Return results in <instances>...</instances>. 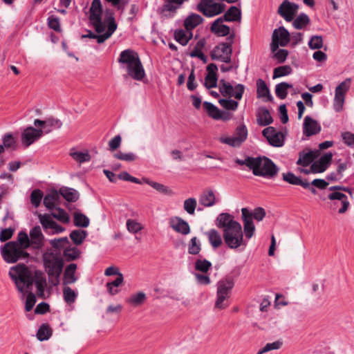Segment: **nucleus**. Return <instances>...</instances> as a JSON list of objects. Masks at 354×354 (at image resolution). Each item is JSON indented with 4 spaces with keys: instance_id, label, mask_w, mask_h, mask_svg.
I'll list each match as a JSON object with an SVG mask.
<instances>
[{
    "instance_id": "nucleus-1",
    "label": "nucleus",
    "mask_w": 354,
    "mask_h": 354,
    "mask_svg": "<svg viewBox=\"0 0 354 354\" xmlns=\"http://www.w3.org/2000/svg\"><path fill=\"white\" fill-rule=\"evenodd\" d=\"M235 162L239 165H245L257 176L273 178L279 172V168L276 164L266 156L256 158L248 156L245 160L236 159Z\"/></svg>"
},
{
    "instance_id": "nucleus-2",
    "label": "nucleus",
    "mask_w": 354,
    "mask_h": 354,
    "mask_svg": "<svg viewBox=\"0 0 354 354\" xmlns=\"http://www.w3.org/2000/svg\"><path fill=\"white\" fill-rule=\"evenodd\" d=\"M118 62L125 66L128 75L132 79L141 81L145 77V69L138 53L135 50L126 49L122 51Z\"/></svg>"
},
{
    "instance_id": "nucleus-3",
    "label": "nucleus",
    "mask_w": 354,
    "mask_h": 354,
    "mask_svg": "<svg viewBox=\"0 0 354 354\" xmlns=\"http://www.w3.org/2000/svg\"><path fill=\"white\" fill-rule=\"evenodd\" d=\"M9 276L15 282L18 291L24 296L27 292L30 291V288L34 283V275L24 263H19L10 268Z\"/></svg>"
},
{
    "instance_id": "nucleus-4",
    "label": "nucleus",
    "mask_w": 354,
    "mask_h": 354,
    "mask_svg": "<svg viewBox=\"0 0 354 354\" xmlns=\"http://www.w3.org/2000/svg\"><path fill=\"white\" fill-rule=\"evenodd\" d=\"M42 259L50 283L54 286H57L64 266L63 259L49 250L43 254Z\"/></svg>"
},
{
    "instance_id": "nucleus-5",
    "label": "nucleus",
    "mask_w": 354,
    "mask_h": 354,
    "mask_svg": "<svg viewBox=\"0 0 354 354\" xmlns=\"http://www.w3.org/2000/svg\"><path fill=\"white\" fill-rule=\"evenodd\" d=\"M3 260L8 263H13L19 259L29 257V254L19 247L17 242L9 241L1 248Z\"/></svg>"
},
{
    "instance_id": "nucleus-6",
    "label": "nucleus",
    "mask_w": 354,
    "mask_h": 354,
    "mask_svg": "<svg viewBox=\"0 0 354 354\" xmlns=\"http://www.w3.org/2000/svg\"><path fill=\"white\" fill-rule=\"evenodd\" d=\"M223 237L224 243L230 249L234 250L243 245L244 246L247 245L243 241V233L241 223L228 230H223Z\"/></svg>"
},
{
    "instance_id": "nucleus-7",
    "label": "nucleus",
    "mask_w": 354,
    "mask_h": 354,
    "mask_svg": "<svg viewBox=\"0 0 354 354\" xmlns=\"http://www.w3.org/2000/svg\"><path fill=\"white\" fill-rule=\"evenodd\" d=\"M290 41V33L283 26L274 30L270 44L271 53H274L279 46L285 47Z\"/></svg>"
},
{
    "instance_id": "nucleus-8",
    "label": "nucleus",
    "mask_w": 354,
    "mask_h": 354,
    "mask_svg": "<svg viewBox=\"0 0 354 354\" xmlns=\"http://www.w3.org/2000/svg\"><path fill=\"white\" fill-rule=\"evenodd\" d=\"M245 91V86L242 84H237L234 87L225 80L219 82V92L223 97L234 98L237 100H241Z\"/></svg>"
},
{
    "instance_id": "nucleus-9",
    "label": "nucleus",
    "mask_w": 354,
    "mask_h": 354,
    "mask_svg": "<svg viewBox=\"0 0 354 354\" xmlns=\"http://www.w3.org/2000/svg\"><path fill=\"white\" fill-rule=\"evenodd\" d=\"M232 47H230V44L221 42L210 52V57L212 60H219L230 64L232 62Z\"/></svg>"
},
{
    "instance_id": "nucleus-10",
    "label": "nucleus",
    "mask_w": 354,
    "mask_h": 354,
    "mask_svg": "<svg viewBox=\"0 0 354 354\" xmlns=\"http://www.w3.org/2000/svg\"><path fill=\"white\" fill-rule=\"evenodd\" d=\"M351 79L346 78L342 82L335 88L333 107L336 112H340L343 109L345 95L351 87Z\"/></svg>"
},
{
    "instance_id": "nucleus-11",
    "label": "nucleus",
    "mask_w": 354,
    "mask_h": 354,
    "mask_svg": "<svg viewBox=\"0 0 354 354\" xmlns=\"http://www.w3.org/2000/svg\"><path fill=\"white\" fill-rule=\"evenodd\" d=\"M197 10L205 16L212 17L222 13L225 10V5L213 2L212 0H201L197 5Z\"/></svg>"
},
{
    "instance_id": "nucleus-12",
    "label": "nucleus",
    "mask_w": 354,
    "mask_h": 354,
    "mask_svg": "<svg viewBox=\"0 0 354 354\" xmlns=\"http://www.w3.org/2000/svg\"><path fill=\"white\" fill-rule=\"evenodd\" d=\"M299 5L296 3L291 2L289 0H283L279 5L277 14L280 15L287 22L292 21L296 16Z\"/></svg>"
},
{
    "instance_id": "nucleus-13",
    "label": "nucleus",
    "mask_w": 354,
    "mask_h": 354,
    "mask_svg": "<svg viewBox=\"0 0 354 354\" xmlns=\"http://www.w3.org/2000/svg\"><path fill=\"white\" fill-rule=\"evenodd\" d=\"M263 136L268 143L274 147H281L284 145V136L281 131H277L274 127H268L262 131Z\"/></svg>"
},
{
    "instance_id": "nucleus-14",
    "label": "nucleus",
    "mask_w": 354,
    "mask_h": 354,
    "mask_svg": "<svg viewBox=\"0 0 354 354\" xmlns=\"http://www.w3.org/2000/svg\"><path fill=\"white\" fill-rule=\"evenodd\" d=\"M42 135L43 129H35L32 127H26L21 133V143L24 147H28L39 139Z\"/></svg>"
},
{
    "instance_id": "nucleus-15",
    "label": "nucleus",
    "mask_w": 354,
    "mask_h": 354,
    "mask_svg": "<svg viewBox=\"0 0 354 354\" xmlns=\"http://www.w3.org/2000/svg\"><path fill=\"white\" fill-rule=\"evenodd\" d=\"M328 198L330 201H337L334 203V209H337L339 214H344L346 212L349 207V201L346 194L339 192H333L328 195Z\"/></svg>"
},
{
    "instance_id": "nucleus-16",
    "label": "nucleus",
    "mask_w": 354,
    "mask_h": 354,
    "mask_svg": "<svg viewBox=\"0 0 354 354\" xmlns=\"http://www.w3.org/2000/svg\"><path fill=\"white\" fill-rule=\"evenodd\" d=\"M333 154L328 152L322 156L318 160L313 161L311 165L313 174H320L324 172L331 165Z\"/></svg>"
},
{
    "instance_id": "nucleus-17",
    "label": "nucleus",
    "mask_w": 354,
    "mask_h": 354,
    "mask_svg": "<svg viewBox=\"0 0 354 354\" xmlns=\"http://www.w3.org/2000/svg\"><path fill=\"white\" fill-rule=\"evenodd\" d=\"M241 218L243 222V231L247 239H251L255 231V226L252 220L251 212L246 207L241 209Z\"/></svg>"
},
{
    "instance_id": "nucleus-18",
    "label": "nucleus",
    "mask_w": 354,
    "mask_h": 354,
    "mask_svg": "<svg viewBox=\"0 0 354 354\" xmlns=\"http://www.w3.org/2000/svg\"><path fill=\"white\" fill-rule=\"evenodd\" d=\"M240 224L234 219V216L229 213H221L216 218V225L223 230H228Z\"/></svg>"
},
{
    "instance_id": "nucleus-19",
    "label": "nucleus",
    "mask_w": 354,
    "mask_h": 354,
    "mask_svg": "<svg viewBox=\"0 0 354 354\" xmlns=\"http://www.w3.org/2000/svg\"><path fill=\"white\" fill-rule=\"evenodd\" d=\"M321 131V126L317 120L307 115L304 118L303 124V132L306 137L316 135Z\"/></svg>"
},
{
    "instance_id": "nucleus-20",
    "label": "nucleus",
    "mask_w": 354,
    "mask_h": 354,
    "mask_svg": "<svg viewBox=\"0 0 354 354\" xmlns=\"http://www.w3.org/2000/svg\"><path fill=\"white\" fill-rule=\"evenodd\" d=\"M170 227L176 232L187 235L190 232V227L187 221L179 216L170 218Z\"/></svg>"
},
{
    "instance_id": "nucleus-21",
    "label": "nucleus",
    "mask_w": 354,
    "mask_h": 354,
    "mask_svg": "<svg viewBox=\"0 0 354 354\" xmlns=\"http://www.w3.org/2000/svg\"><path fill=\"white\" fill-rule=\"evenodd\" d=\"M30 244L35 249H41L44 245V236L40 226L36 225L30 231Z\"/></svg>"
},
{
    "instance_id": "nucleus-22",
    "label": "nucleus",
    "mask_w": 354,
    "mask_h": 354,
    "mask_svg": "<svg viewBox=\"0 0 354 354\" xmlns=\"http://www.w3.org/2000/svg\"><path fill=\"white\" fill-rule=\"evenodd\" d=\"M319 155V151H309L305 152L304 151L299 153V158L297 161V165L302 167H308L313 164V162L318 158Z\"/></svg>"
},
{
    "instance_id": "nucleus-23",
    "label": "nucleus",
    "mask_w": 354,
    "mask_h": 354,
    "mask_svg": "<svg viewBox=\"0 0 354 354\" xmlns=\"http://www.w3.org/2000/svg\"><path fill=\"white\" fill-rule=\"evenodd\" d=\"M234 282L232 279L226 278L220 280L217 283L216 295H223L230 297Z\"/></svg>"
},
{
    "instance_id": "nucleus-24",
    "label": "nucleus",
    "mask_w": 354,
    "mask_h": 354,
    "mask_svg": "<svg viewBox=\"0 0 354 354\" xmlns=\"http://www.w3.org/2000/svg\"><path fill=\"white\" fill-rule=\"evenodd\" d=\"M282 178L284 181L290 185H300L304 189L310 188L309 182L307 179H302L301 177L295 176L292 172L283 173Z\"/></svg>"
},
{
    "instance_id": "nucleus-25",
    "label": "nucleus",
    "mask_w": 354,
    "mask_h": 354,
    "mask_svg": "<svg viewBox=\"0 0 354 354\" xmlns=\"http://www.w3.org/2000/svg\"><path fill=\"white\" fill-rule=\"evenodd\" d=\"M34 283L37 288V294L39 297L43 298L44 295L45 287L46 286V279L44 273L39 270H36L34 274Z\"/></svg>"
},
{
    "instance_id": "nucleus-26",
    "label": "nucleus",
    "mask_w": 354,
    "mask_h": 354,
    "mask_svg": "<svg viewBox=\"0 0 354 354\" xmlns=\"http://www.w3.org/2000/svg\"><path fill=\"white\" fill-rule=\"evenodd\" d=\"M257 122L261 127H266L273 122V118L267 108L261 107L259 109L257 113Z\"/></svg>"
},
{
    "instance_id": "nucleus-27",
    "label": "nucleus",
    "mask_w": 354,
    "mask_h": 354,
    "mask_svg": "<svg viewBox=\"0 0 354 354\" xmlns=\"http://www.w3.org/2000/svg\"><path fill=\"white\" fill-rule=\"evenodd\" d=\"M257 95L258 98L266 97V102L272 101V96L270 95V90L263 80L258 79L257 80Z\"/></svg>"
},
{
    "instance_id": "nucleus-28",
    "label": "nucleus",
    "mask_w": 354,
    "mask_h": 354,
    "mask_svg": "<svg viewBox=\"0 0 354 354\" xmlns=\"http://www.w3.org/2000/svg\"><path fill=\"white\" fill-rule=\"evenodd\" d=\"M188 0H163V5L161 8V12H169L174 15L178 9H179L184 2Z\"/></svg>"
},
{
    "instance_id": "nucleus-29",
    "label": "nucleus",
    "mask_w": 354,
    "mask_h": 354,
    "mask_svg": "<svg viewBox=\"0 0 354 354\" xmlns=\"http://www.w3.org/2000/svg\"><path fill=\"white\" fill-rule=\"evenodd\" d=\"M223 21V18H218L212 24L211 31L218 36H227L230 33V26L225 24H219L220 22Z\"/></svg>"
},
{
    "instance_id": "nucleus-30",
    "label": "nucleus",
    "mask_w": 354,
    "mask_h": 354,
    "mask_svg": "<svg viewBox=\"0 0 354 354\" xmlns=\"http://www.w3.org/2000/svg\"><path fill=\"white\" fill-rule=\"evenodd\" d=\"M76 269L77 264L74 263L66 266L63 277V283L64 285L71 284L77 281V278L75 277Z\"/></svg>"
},
{
    "instance_id": "nucleus-31",
    "label": "nucleus",
    "mask_w": 354,
    "mask_h": 354,
    "mask_svg": "<svg viewBox=\"0 0 354 354\" xmlns=\"http://www.w3.org/2000/svg\"><path fill=\"white\" fill-rule=\"evenodd\" d=\"M203 21V17L198 14H190L184 21V26L187 31H192Z\"/></svg>"
},
{
    "instance_id": "nucleus-32",
    "label": "nucleus",
    "mask_w": 354,
    "mask_h": 354,
    "mask_svg": "<svg viewBox=\"0 0 354 354\" xmlns=\"http://www.w3.org/2000/svg\"><path fill=\"white\" fill-rule=\"evenodd\" d=\"M60 195L57 190H52L44 198V205L50 210L55 208V204L58 203Z\"/></svg>"
},
{
    "instance_id": "nucleus-33",
    "label": "nucleus",
    "mask_w": 354,
    "mask_h": 354,
    "mask_svg": "<svg viewBox=\"0 0 354 354\" xmlns=\"http://www.w3.org/2000/svg\"><path fill=\"white\" fill-rule=\"evenodd\" d=\"M205 234L213 248H218L222 245L223 241L221 235L216 230L211 229L206 232Z\"/></svg>"
},
{
    "instance_id": "nucleus-34",
    "label": "nucleus",
    "mask_w": 354,
    "mask_h": 354,
    "mask_svg": "<svg viewBox=\"0 0 354 354\" xmlns=\"http://www.w3.org/2000/svg\"><path fill=\"white\" fill-rule=\"evenodd\" d=\"M199 203L204 207H212L216 203V197L212 189L205 190L200 196Z\"/></svg>"
},
{
    "instance_id": "nucleus-35",
    "label": "nucleus",
    "mask_w": 354,
    "mask_h": 354,
    "mask_svg": "<svg viewBox=\"0 0 354 354\" xmlns=\"http://www.w3.org/2000/svg\"><path fill=\"white\" fill-rule=\"evenodd\" d=\"M142 181L145 183L150 185L151 187H153L157 192H158L162 194L168 195V196H171L173 194L172 190L170 189L168 187L164 185L163 184H161V183H159L157 182H154L147 178H143Z\"/></svg>"
},
{
    "instance_id": "nucleus-36",
    "label": "nucleus",
    "mask_w": 354,
    "mask_h": 354,
    "mask_svg": "<svg viewBox=\"0 0 354 354\" xmlns=\"http://www.w3.org/2000/svg\"><path fill=\"white\" fill-rule=\"evenodd\" d=\"M89 20L93 21L102 17V6L100 0H93L89 9Z\"/></svg>"
},
{
    "instance_id": "nucleus-37",
    "label": "nucleus",
    "mask_w": 354,
    "mask_h": 354,
    "mask_svg": "<svg viewBox=\"0 0 354 354\" xmlns=\"http://www.w3.org/2000/svg\"><path fill=\"white\" fill-rule=\"evenodd\" d=\"M59 195L68 202H75L79 199L80 194L75 189L62 187L59 191Z\"/></svg>"
},
{
    "instance_id": "nucleus-38",
    "label": "nucleus",
    "mask_w": 354,
    "mask_h": 354,
    "mask_svg": "<svg viewBox=\"0 0 354 354\" xmlns=\"http://www.w3.org/2000/svg\"><path fill=\"white\" fill-rule=\"evenodd\" d=\"M221 18L225 21H238L241 20V12L237 7L231 6Z\"/></svg>"
},
{
    "instance_id": "nucleus-39",
    "label": "nucleus",
    "mask_w": 354,
    "mask_h": 354,
    "mask_svg": "<svg viewBox=\"0 0 354 354\" xmlns=\"http://www.w3.org/2000/svg\"><path fill=\"white\" fill-rule=\"evenodd\" d=\"M123 281L124 277L122 273L118 274V275H117V278L114 281L111 282H108L106 284V286L109 294L111 295H115L118 294L119 292V290L118 289V288L122 284Z\"/></svg>"
},
{
    "instance_id": "nucleus-40",
    "label": "nucleus",
    "mask_w": 354,
    "mask_h": 354,
    "mask_svg": "<svg viewBox=\"0 0 354 354\" xmlns=\"http://www.w3.org/2000/svg\"><path fill=\"white\" fill-rule=\"evenodd\" d=\"M292 26L297 30H302L310 24V18L305 13H300L292 21Z\"/></svg>"
},
{
    "instance_id": "nucleus-41",
    "label": "nucleus",
    "mask_w": 354,
    "mask_h": 354,
    "mask_svg": "<svg viewBox=\"0 0 354 354\" xmlns=\"http://www.w3.org/2000/svg\"><path fill=\"white\" fill-rule=\"evenodd\" d=\"M53 335V330L48 324H42L37 333V338L42 342L48 340Z\"/></svg>"
},
{
    "instance_id": "nucleus-42",
    "label": "nucleus",
    "mask_w": 354,
    "mask_h": 354,
    "mask_svg": "<svg viewBox=\"0 0 354 354\" xmlns=\"http://www.w3.org/2000/svg\"><path fill=\"white\" fill-rule=\"evenodd\" d=\"M328 185V182L326 181L325 180L316 178L314 179L311 183H309L310 188L305 189L309 190L311 194L315 195L317 194V190L315 188H318L319 189H325Z\"/></svg>"
},
{
    "instance_id": "nucleus-43",
    "label": "nucleus",
    "mask_w": 354,
    "mask_h": 354,
    "mask_svg": "<svg viewBox=\"0 0 354 354\" xmlns=\"http://www.w3.org/2000/svg\"><path fill=\"white\" fill-rule=\"evenodd\" d=\"M80 250L75 247H67L63 252V256L66 261L76 260L80 257Z\"/></svg>"
},
{
    "instance_id": "nucleus-44",
    "label": "nucleus",
    "mask_w": 354,
    "mask_h": 354,
    "mask_svg": "<svg viewBox=\"0 0 354 354\" xmlns=\"http://www.w3.org/2000/svg\"><path fill=\"white\" fill-rule=\"evenodd\" d=\"M292 88V84L287 82H281L275 86L276 95L281 100L285 99L288 95V89Z\"/></svg>"
},
{
    "instance_id": "nucleus-45",
    "label": "nucleus",
    "mask_w": 354,
    "mask_h": 354,
    "mask_svg": "<svg viewBox=\"0 0 354 354\" xmlns=\"http://www.w3.org/2000/svg\"><path fill=\"white\" fill-rule=\"evenodd\" d=\"M203 106L207 115L212 119L217 120L221 110L209 102H204Z\"/></svg>"
},
{
    "instance_id": "nucleus-46",
    "label": "nucleus",
    "mask_w": 354,
    "mask_h": 354,
    "mask_svg": "<svg viewBox=\"0 0 354 354\" xmlns=\"http://www.w3.org/2000/svg\"><path fill=\"white\" fill-rule=\"evenodd\" d=\"M69 236L74 244L79 245L83 243L87 236V232L85 230H75L71 232Z\"/></svg>"
},
{
    "instance_id": "nucleus-47",
    "label": "nucleus",
    "mask_w": 354,
    "mask_h": 354,
    "mask_svg": "<svg viewBox=\"0 0 354 354\" xmlns=\"http://www.w3.org/2000/svg\"><path fill=\"white\" fill-rule=\"evenodd\" d=\"M73 222L77 227H87L89 225L90 220L85 214L75 212L73 215Z\"/></svg>"
},
{
    "instance_id": "nucleus-48",
    "label": "nucleus",
    "mask_w": 354,
    "mask_h": 354,
    "mask_svg": "<svg viewBox=\"0 0 354 354\" xmlns=\"http://www.w3.org/2000/svg\"><path fill=\"white\" fill-rule=\"evenodd\" d=\"M212 263L205 259H198L194 263L195 270L203 273H207L212 268Z\"/></svg>"
},
{
    "instance_id": "nucleus-49",
    "label": "nucleus",
    "mask_w": 354,
    "mask_h": 354,
    "mask_svg": "<svg viewBox=\"0 0 354 354\" xmlns=\"http://www.w3.org/2000/svg\"><path fill=\"white\" fill-rule=\"evenodd\" d=\"M62 126V122L55 118L50 117L46 120L44 127V132L46 133H50L53 129H59Z\"/></svg>"
},
{
    "instance_id": "nucleus-50",
    "label": "nucleus",
    "mask_w": 354,
    "mask_h": 354,
    "mask_svg": "<svg viewBox=\"0 0 354 354\" xmlns=\"http://www.w3.org/2000/svg\"><path fill=\"white\" fill-rule=\"evenodd\" d=\"M201 250V245L196 236L192 237L188 244V253L192 255H196Z\"/></svg>"
},
{
    "instance_id": "nucleus-51",
    "label": "nucleus",
    "mask_w": 354,
    "mask_h": 354,
    "mask_svg": "<svg viewBox=\"0 0 354 354\" xmlns=\"http://www.w3.org/2000/svg\"><path fill=\"white\" fill-rule=\"evenodd\" d=\"M2 142L6 148H10L12 150H16L17 148V139L10 133L3 136Z\"/></svg>"
},
{
    "instance_id": "nucleus-52",
    "label": "nucleus",
    "mask_w": 354,
    "mask_h": 354,
    "mask_svg": "<svg viewBox=\"0 0 354 354\" xmlns=\"http://www.w3.org/2000/svg\"><path fill=\"white\" fill-rule=\"evenodd\" d=\"M219 104L227 111H236L239 106V102L232 99L221 98L218 100Z\"/></svg>"
},
{
    "instance_id": "nucleus-53",
    "label": "nucleus",
    "mask_w": 354,
    "mask_h": 354,
    "mask_svg": "<svg viewBox=\"0 0 354 354\" xmlns=\"http://www.w3.org/2000/svg\"><path fill=\"white\" fill-rule=\"evenodd\" d=\"M104 14V24H106L107 28L112 27V29L116 30L118 25L115 20L114 12L111 9H106Z\"/></svg>"
},
{
    "instance_id": "nucleus-54",
    "label": "nucleus",
    "mask_w": 354,
    "mask_h": 354,
    "mask_svg": "<svg viewBox=\"0 0 354 354\" xmlns=\"http://www.w3.org/2000/svg\"><path fill=\"white\" fill-rule=\"evenodd\" d=\"M17 242L19 247H21L24 250L28 248L31 244L30 239L26 232L21 231L17 235Z\"/></svg>"
},
{
    "instance_id": "nucleus-55",
    "label": "nucleus",
    "mask_w": 354,
    "mask_h": 354,
    "mask_svg": "<svg viewBox=\"0 0 354 354\" xmlns=\"http://www.w3.org/2000/svg\"><path fill=\"white\" fill-rule=\"evenodd\" d=\"M292 72V68L289 65L280 66L274 69L273 78H277L288 75Z\"/></svg>"
},
{
    "instance_id": "nucleus-56",
    "label": "nucleus",
    "mask_w": 354,
    "mask_h": 354,
    "mask_svg": "<svg viewBox=\"0 0 354 354\" xmlns=\"http://www.w3.org/2000/svg\"><path fill=\"white\" fill-rule=\"evenodd\" d=\"M146 299V295L142 292H139L135 295H132L127 301L134 306L142 305Z\"/></svg>"
},
{
    "instance_id": "nucleus-57",
    "label": "nucleus",
    "mask_w": 354,
    "mask_h": 354,
    "mask_svg": "<svg viewBox=\"0 0 354 354\" xmlns=\"http://www.w3.org/2000/svg\"><path fill=\"white\" fill-rule=\"evenodd\" d=\"M64 299L67 304L74 303L77 298V293L68 286L63 288Z\"/></svg>"
},
{
    "instance_id": "nucleus-58",
    "label": "nucleus",
    "mask_w": 354,
    "mask_h": 354,
    "mask_svg": "<svg viewBox=\"0 0 354 354\" xmlns=\"http://www.w3.org/2000/svg\"><path fill=\"white\" fill-rule=\"evenodd\" d=\"M234 136L238 139V141L241 145L248 137V129L244 124L240 125L236 127L235 130Z\"/></svg>"
},
{
    "instance_id": "nucleus-59",
    "label": "nucleus",
    "mask_w": 354,
    "mask_h": 354,
    "mask_svg": "<svg viewBox=\"0 0 354 354\" xmlns=\"http://www.w3.org/2000/svg\"><path fill=\"white\" fill-rule=\"evenodd\" d=\"M55 209L57 212H53L51 214L53 217L64 223L69 222V216L64 209L61 207H55Z\"/></svg>"
},
{
    "instance_id": "nucleus-60",
    "label": "nucleus",
    "mask_w": 354,
    "mask_h": 354,
    "mask_svg": "<svg viewBox=\"0 0 354 354\" xmlns=\"http://www.w3.org/2000/svg\"><path fill=\"white\" fill-rule=\"evenodd\" d=\"M43 196L44 194L41 190L39 189H34L30 194V202L32 205L35 207H38L41 203Z\"/></svg>"
},
{
    "instance_id": "nucleus-61",
    "label": "nucleus",
    "mask_w": 354,
    "mask_h": 354,
    "mask_svg": "<svg viewBox=\"0 0 354 354\" xmlns=\"http://www.w3.org/2000/svg\"><path fill=\"white\" fill-rule=\"evenodd\" d=\"M272 57L277 61L279 64H282L286 60L289 52L286 49H277L274 53H272Z\"/></svg>"
},
{
    "instance_id": "nucleus-62",
    "label": "nucleus",
    "mask_w": 354,
    "mask_h": 354,
    "mask_svg": "<svg viewBox=\"0 0 354 354\" xmlns=\"http://www.w3.org/2000/svg\"><path fill=\"white\" fill-rule=\"evenodd\" d=\"M282 344L283 342L280 340H277L272 343H268L262 348L259 349L257 354H263L272 350L279 349Z\"/></svg>"
},
{
    "instance_id": "nucleus-63",
    "label": "nucleus",
    "mask_w": 354,
    "mask_h": 354,
    "mask_svg": "<svg viewBox=\"0 0 354 354\" xmlns=\"http://www.w3.org/2000/svg\"><path fill=\"white\" fill-rule=\"evenodd\" d=\"M39 222L44 229H51L54 224V221L49 214H44L38 215Z\"/></svg>"
},
{
    "instance_id": "nucleus-64",
    "label": "nucleus",
    "mask_w": 354,
    "mask_h": 354,
    "mask_svg": "<svg viewBox=\"0 0 354 354\" xmlns=\"http://www.w3.org/2000/svg\"><path fill=\"white\" fill-rule=\"evenodd\" d=\"M71 156L75 160L80 163L88 162L91 160V156L88 152L75 151L71 153Z\"/></svg>"
}]
</instances>
